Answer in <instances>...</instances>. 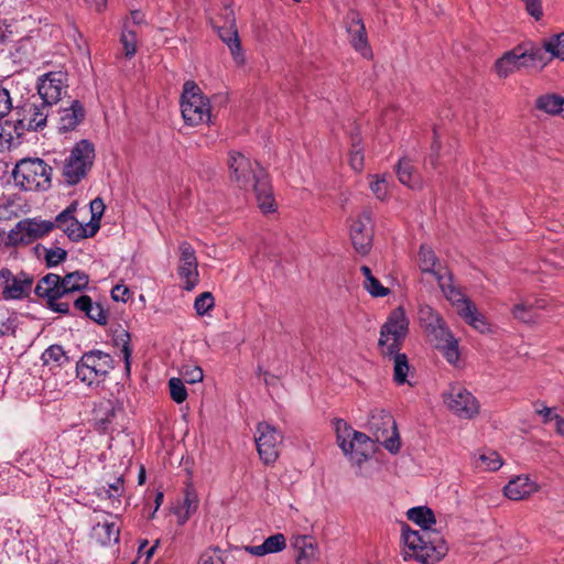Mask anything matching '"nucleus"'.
Returning a JSON list of instances; mask_svg holds the SVG:
<instances>
[{"label":"nucleus","mask_w":564,"mask_h":564,"mask_svg":"<svg viewBox=\"0 0 564 564\" xmlns=\"http://www.w3.org/2000/svg\"><path fill=\"white\" fill-rule=\"evenodd\" d=\"M111 354H108V367L115 369L117 364L123 362L122 376L126 379L130 378L131 373V355L133 347L131 344L130 333L121 325L111 327Z\"/></svg>","instance_id":"obj_13"},{"label":"nucleus","mask_w":564,"mask_h":564,"mask_svg":"<svg viewBox=\"0 0 564 564\" xmlns=\"http://www.w3.org/2000/svg\"><path fill=\"white\" fill-rule=\"evenodd\" d=\"M397 175L399 181L409 186L410 188L420 187V178L414 165L411 160L408 158H402L399 160L397 165Z\"/></svg>","instance_id":"obj_29"},{"label":"nucleus","mask_w":564,"mask_h":564,"mask_svg":"<svg viewBox=\"0 0 564 564\" xmlns=\"http://www.w3.org/2000/svg\"><path fill=\"white\" fill-rule=\"evenodd\" d=\"M535 412L542 416L543 423H549L554 420L555 414L553 413L552 408L543 405L542 408H536Z\"/></svg>","instance_id":"obj_61"},{"label":"nucleus","mask_w":564,"mask_h":564,"mask_svg":"<svg viewBox=\"0 0 564 564\" xmlns=\"http://www.w3.org/2000/svg\"><path fill=\"white\" fill-rule=\"evenodd\" d=\"M95 158L94 145L82 140L72 149L69 156L65 160L63 177L68 185H75L87 174Z\"/></svg>","instance_id":"obj_9"},{"label":"nucleus","mask_w":564,"mask_h":564,"mask_svg":"<svg viewBox=\"0 0 564 564\" xmlns=\"http://www.w3.org/2000/svg\"><path fill=\"white\" fill-rule=\"evenodd\" d=\"M347 33L349 35V42L352 45V47L357 52H359L365 58H371L372 51L368 42L366 29L359 31H349Z\"/></svg>","instance_id":"obj_32"},{"label":"nucleus","mask_w":564,"mask_h":564,"mask_svg":"<svg viewBox=\"0 0 564 564\" xmlns=\"http://www.w3.org/2000/svg\"><path fill=\"white\" fill-rule=\"evenodd\" d=\"M74 306L86 314L94 315V310H91L93 302L88 295H80L74 301Z\"/></svg>","instance_id":"obj_57"},{"label":"nucleus","mask_w":564,"mask_h":564,"mask_svg":"<svg viewBox=\"0 0 564 564\" xmlns=\"http://www.w3.org/2000/svg\"><path fill=\"white\" fill-rule=\"evenodd\" d=\"M210 22L221 41L229 47L234 59L238 64L243 63V55L241 52L238 30L236 28L234 11L230 8H225L224 13L212 19Z\"/></svg>","instance_id":"obj_17"},{"label":"nucleus","mask_w":564,"mask_h":564,"mask_svg":"<svg viewBox=\"0 0 564 564\" xmlns=\"http://www.w3.org/2000/svg\"><path fill=\"white\" fill-rule=\"evenodd\" d=\"M53 106L40 99L31 101L23 106V118L25 129L29 131L43 130L47 124Z\"/></svg>","instance_id":"obj_21"},{"label":"nucleus","mask_w":564,"mask_h":564,"mask_svg":"<svg viewBox=\"0 0 564 564\" xmlns=\"http://www.w3.org/2000/svg\"><path fill=\"white\" fill-rule=\"evenodd\" d=\"M12 176L24 191H46L51 187L52 167L42 159L24 158L15 164Z\"/></svg>","instance_id":"obj_6"},{"label":"nucleus","mask_w":564,"mask_h":564,"mask_svg":"<svg viewBox=\"0 0 564 564\" xmlns=\"http://www.w3.org/2000/svg\"><path fill=\"white\" fill-rule=\"evenodd\" d=\"M545 48L550 52L551 58L564 61V32L546 39Z\"/></svg>","instance_id":"obj_36"},{"label":"nucleus","mask_w":564,"mask_h":564,"mask_svg":"<svg viewBox=\"0 0 564 564\" xmlns=\"http://www.w3.org/2000/svg\"><path fill=\"white\" fill-rule=\"evenodd\" d=\"M337 444L345 455L359 456L357 462L360 464L367 459L369 453L373 451L375 441L362 432L355 431L347 422L336 419L335 422Z\"/></svg>","instance_id":"obj_8"},{"label":"nucleus","mask_w":564,"mask_h":564,"mask_svg":"<svg viewBox=\"0 0 564 564\" xmlns=\"http://www.w3.org/2000/svg\"><path fill=\"white\" fill-rule=\"evenodd\" d=\"M420 318L426 332H429L430 328H434L444 322V318L441 316V314L431 306L421 308Z\"/></svg>","instance_id":"obj_39"},{"label":"nucleus","mask_w":564,"mask_h":564,"mask_svg":"<svg viewBox=\"0 0 564 564\" xmlns=\"http://www.w3.org/2000/svg\"><path fill=\"white\" fill-rule=\"evenodd\" d=\"M198 564H225L224 552L219 547H209L200 554Z\"/></svg>","instance_id":"obj_48"},{"label":"nucleus","mask_w":564,"mask_h":564,"mask_svg":"<svg viewBox=\"0 0 564 564\" xmlns=\"http://www.w3.org/2000/svg\"><path fill=\"white\" fill-rule=\"evenodd\" d=\"M534 307L535 306L533 304L518 303L513 306L511 313L513 317L520 322L531 324L536 322Z\"/></svg>","instance_id":"obj_35"},{"label":"nucleus","mask_w":564,"mask_h":564,"mask_svg":"<svg viewBox=\"0 0 564 564\" xmlns=\"http://www.w3.org/2000/svg\"><path fill=\"white\" fill-rule=\"evenodd\" d=\"M34 278L25 271L13 273L8 268L0 270V293L6 301L24 300L30 296Z\"/></svg>","instance_id":"obj_12"},{"label":"nucleus","mask_w":564,"mask_h":564,"mask_svg":"<svg viewBox=\"0 0 564 564\" xmlns=\"http://www.w3.org/2000/svg\"><path fill=\"white\" fill-rule=\"evenodd\" d=\"M120 43L122 44L124 56L131 58L137 52L135 32L124 28L121 32Z\"/></svg>","instance_id":"obj_41"},{"label":"nucleus","mask_w":564,"mask_h":564,"mask_svg":"<svg viewBox=\"0 0 564 564\" xmlns=\"http://www.w3.org/2000/svg\"><path fill=\"white\" fill-rule=\"evenodd\" d=\"M256 445L260 459L265 464H273L279 455L283 442L282 433L267 422H260L257 426Z\"/></svg>","instance_id":"obj_15"},{"label":"nucleus","mask_w":564,"mask_h":564,"mask_svg":"<svg viewBox=\"0 0 564 564\" xmlns=\"http://www.w3.org/2000/svg\"><path fill=\"white\" fill-rule=\"evenodd\" d=\"M480 463L486 470L496 471L502 466L501 456L497 452H488L479 456Z\"/></svg>","instance_id":"obj_50"},{"label":"nucleus","mask_w":564,"mask_h":564,"mask_svg":"<svg viewBox=\"0 0 564 564\" xmlns=\"http://www.w3.org/2000/svg\"><path fill=\"white\" fill-rule=\"evenodd\" d=\"M57 129L61 132L74 130L84 119L85 110L80 101L73 100L70 106L63 108L58 112Z\"/></svg>","instance_id":"obj_25"},{"label":"nucleus","mask_w":564,"mask_h":564,"mask_svg":"<svg viewBox=\"0 0 564 564\" xmlns=\"http://www.w3.org/2000/svg\"><path fill=\"white\" fill-rule=\"evenodd\" d=\"M53 230L52 220L25 218L15 224L8 239L12 246H28Z\"/></svg>","instance_id":"obj_14"},{"label":"nucleus","mask_w":564,"mask_h":564,"mask_svg":"<svg viewBox=\"0 0 564 564\" xmlns=\"http://www.w3.org/2000/svg\"><path fill=\"white\" fill-rule=\"evenodd\" d=\"M77 377L88 387L104 391L106 382V354L102 350L85 352L76 365Z\"/></svg>","instance_id":"obj_10"},{"label":"nucleus","mask_w":564,"mask_h":564,"mask_svg":"<svg viewBox=\"0 0 564 564\" xmlns=\"http://www.w3.org/2000/svg\"><path fill=\"white\" fill-rule=\"evenodd\" d=\"M521 51L523 54L522 59L524 62L525 67H535L538 65L545 66L551 58L550 52L545 48V40H543L542 45H535L533 43H523L520 44Z\"/></svg>","instance_id":"obj_27"},{"label":"nucleus","mask_w":564,"mask_h":564,"mask_svg":"<svg viewBox=\"0 0 564 564\" xmlns=\"http://www.w3.org/2000/svg\"><path fill=\"white\" fill-rule=\"evenodd\" d=\"M113 538L115 543L119 542L120 528L116 522L108 523V540Z\"/></svg>","instance_id":"obj_63"},{"label":"nucleus","mask_w":564,"mask_h":564,"mask_svg":"<svg viewBox=\"0 0 564 564\" xmlns=\"http://www.w3.org/2000/svg\"><path fill=\"white\" fill-rule=\"evenodd\" d=\"M268 553H276L285 549L286 541L282 533L270 535L263 541Z\"/></svg>","instance_id":"obj_52"},{"label":"nucleus","mask_w":564,"mask_h":564,"mask_svg":"<svg viewBox=\"0 0 564 564\" xmlns=\"http://www.w3.org/2000/svg\"><path fill=\"white\" fill-rule=\"evenodd\" d=\"M67 257V251L59 248L45 249V262L47 267H55L63 262Z\"/></svg>","instance_id":"obj_53"},{"label":"nucleus","mask_w":564,"mask_h":564,"mask_svg":"<svg viewBox=\"0 0 564 564\" xmlns=\"http://www.w3.org/2000/svg\"><path fill=\"white\" fill-rule=\"evenodd\" d=\"M431 340L434 343V346L437 347L438 345L444 344L445 341L449 340L454 337L452 332L446 325V322L444 321L440 325L435 326L434 328H430L429 332H426Z\"/></svg>","instance_id":"obj_40"},{"label":"nucleus","mask_w":564,"mask_h":564,"mask_svg":"<svg viewBox=\"0 0 564 564\" xmlns=\"http://www.w3.org/2000/svg\"><path fill=\"white\" fill-rule=\"evenodd\" d=\"M181 111L185 123L188 126H199L210 122L209 99L193 80H187L183 85Z\"/></svg>","instance_id":"obj_7"},{"label":"nucleus","mask_w":564,"mask_h":564,"mask_svg":"<svg viewBox=\"0 0 564 564\" xmlns=\"http://www.w3.org/2000/svg\"><path fill=\"white\" fill-rule=\"evenodd\" d=\"M198 507V499L194 491L186 490L183 505L177 511L178 514V523L184 524L189 517L196 512Z\"/></svg>","instance_id":"obj_34"},{"label":"nucleus","mask_w":564,"mask_h":564,"mask_svg":"<svg viewBox=\"0 0 564 564\" xmlns=\"http://www.w3.org/2000/svg\"><path fill=\"white\" fill-rule=\"evenodd\" d=\"M299 553L296 556V564H314L316 560V547L306 538L303 536L296 542Z\"/></svg>","instance_id":"obj_33"},{"label":"nucleus","mask_w":564,"mask_h":564,"mask_svg":"<svg viewBox=\"0 0 564 564\" xmlns=\"http://www.w3.org/2000/svg\"><path fill=\"white\" fill-rule=\"evenodd\" d=\"M13 31L8 20H0V42H6L12 37Z\"/></svg>","instance_id":"obj_59"},{"label":"nucleus","mask_w":564,"mask_h":564,"mask_svg":"<svg viewBox=\"0 0 564 564\" xmlns=\"http://www.w3.org/2000/svg\"><path fill=\"white\" fill-rule=\"evenodd\" d=\"M29 46L30 43L28 41L14 43L9 51L10 58L17 64L28 62L30 57Z\"/></svg>","instance_id":"obj_42"},{"label":"nucleus","mask_w":564,"mask_h":564,"mask_svg":"<svg viewBox=\"0 0 564 564\" xmlns=\"http://www.w3.org/2000/svg\"><path fill=\"white\" fill-rule=\"evenodd\" d=\"M12 109L9 90L0 84V118L7 116Z\"/></svg>","instance_id":"obj_55"},{"label":"nucleus","mask_w":564,"mask_h":564,"mask_svg":"<svg viewBox=\"0 0 564 564\" xmlns=\"http://www.w3.org/2000/svg\"><path fill=\"white\" fill-rule=\"evenodd\" d=\"M524 53H522L521 47L516 46L511 51L506 52L500 58H498L495 63V69L497 75L500 78H506L510 74L521 69L524 66V62L522 59Z\"/></svg>","instance_id":"obj_24"},{"label":"nucleus","mask_w":564,"mask_h":564,"mask_svg":"<svg viewBox=\"0 0 564 564\" xmlns=\"http://www.w3.org/2000/svg\"><path fill=\"white\" fill-rule=\"evenodd\" d=\"M349 164L352 170L359 172L364 167V152L359 144V140L352 138V145L349 152Z\"/></svg>","instance_id":"obj_47"},{"label":"nucleus","mask_w":564,"mask_h":564,"mask_svg":"<svg viewBox=\"0 0 564 564\" xmlns=\"http://www.w3.org/2000/svg\"><path fill=\"white\" fill-rule=\"evenodd\" d=\"M435 348L442 352L444 358L449 364L456 365L458 362L460 352L458 349V340L455 337L451 338L442 345H438Z\"/></svg>","instance_id":"obj_37"},{"label":"nucleus","mask_w":564,"mask_h":564,"mask_svg":"<svg viewBox=\"0 0 564 564\" xmlns=\"http://www.w3.org/2000/svg\"><path fill=\"white\" fill-rule=\"evenodd\" d=\"M437 281L443 294L456 308L457 314L460 313V310H464L465 306L471 303L462 290L454 285L452 274H448L446 278L437 275Z\"/></svg>","instance_id":"obj_26"},{"label":"nucleus","mask_w":564,"mask_h":564,"mask_svg":"<svg viewBox=\"0 0 564 564\" xmlns=\"http://www.w3.org/2000/svg\"><path fill=\"white\" fill-rule=\"evenodd\" d=\"M91 310H94V315H91V314H86V315L89 318L96 321L98 324L106 325V312L104 311V308L99 304H97V305H93Z\"/></svg>","instance_id":"obj_58"},{"label":"nucleus","mask_w":564,"mask_h":564,"mask_svg":"<svg viewBox=\"0 0 564 564\" xmlns=\"http://www.w3.org/2000/svg\"><path fill=\"white\" fill-rule=\"evenodd\" d=\"M525 4L527 12L536 21L543 17L541 0H522Z\"/></svg>","instance_id":"obj_56"},{"label":"nucleus","mask_w":564,"mask_h":564,"mask_svg":"<svg viewBox=\"0 0 564 564\" xmlns=\"http://www.w3.org/2000/svg\"><path fill=\"white\" fill-rule=\"evenodd\" d=\"M443 400L448 410L460 419H473L479 412L477 399L460 386L451 387L443 394Z\"/></svg>","instance_id":"obj_18"},{"label":"nucleus","mask_w":564,"mask_h":564,"mask_svg":"<svg viewBox=\"0 0 564 564\" xmlns=\"http://www.w3.org/2000/svg\"><path fill=\"white\" fill-rule=\"evenodd\" d=\"M245 550L254 556H263L269 554L263 543L260 545L246 546Z\"/></svg>","instance_id":"obj_64"},{"label":"nucleus","mask_w":564,"mask_h":564,"mask_svg":"<svg viewBox=\"0 0 564 564\" xmlns=\"http://www.w3.org/2000/svg\"><path fill=\"white\" fill-rule=\"evenodd\" d=\"M538 490V484L531 480L528 475H521L512 478L503 488L506 497L516 501L523 500Z\"/></svg>","instance_id":"obj_22"},{"label":"nucleus","mask_w":564,"mask_h":564,"mask_svg":"<svg viewBox=\"0 0 564 564\" xmlns=\"http://www.w3.org/2000/svg\"><path fill=\"white\" fill-rule=\"evenodd\" d=\"M564 106V98L556 94H546L536 98L535 108L547 115H558Z\"/></svg>","instance_id":"obj_30"},{"label":"nucleus","mask_w":564,"mask_h":564,"mask_svg":"<svg viewBox=\"0 0 564 564\" xmlns=\"http://www.w3.org/2000/svg\"><path fill=\"white\" fill-rule=\"evenodd\" d=\"M91 217L87 224H83L76 216L78 203L73 202L63 212L56 215L52 221L53 229H61L72 241H79L94 237L100 228V219L106 208L102 198L97 197L90 202Z\"/></svg>","instance_id":"obj_5"},{"label":"nucleus","mask_w":564,"mask_h":564,"mask_svg":"<svg viewBox=\"0 0 564 564\" xmlns=\"http://www.w3.org/2000/svg\"><path fill=\"white\" fill-rule=\"evenodd\" d=\"M419 256H420V267H421L422 271L432 273L437 279V275H441V274L434 270L435 264H436L435 253L430 248L422 246L420 248Z\"/></svg>","instance_id":"obj_38"},{"label":"nucleus","mask_w":564,"mask_h":564,"mask_svg":"<svg viewBox=\"0 0 564 564\" xmlns=\"http://www.w3.org/2000/svg\"><path fill=\"white\" fill-rule=\"evenodd\" d=\"M409 321L401 307L389 315L380 330L379 347L384 357L393 359V380L397 384L410 383L408 373L410 370L408 357L400 352L401 346L408 334Z\"/></svg>","instance_id":"obj_3"},{"label":"nucleus","mask_w":564,"mask_h":564,"mask_svg":"<svg viewBox=\"0 0 564 564\" xmlns=\"http://www.w3.org/2000/svg\"><path fill=\"white\" fill-rule=\"evenodd\" d=\"M25 130L24 120L21 119L0 122V149L10 150L18 147Z\"/></svg>","instance_id":"obj_23"},{"label":"nucleus","mask_w":564,"mask_h":564,"mask_svg":"<svg viewBox=\"0 0 564 564\" xmlns=\"http://www.w3.org/2000/svg\"><path fill=\"white\" fill-rule=\"evenodd\" d=\"M230 181L239 188L253 191L262 213L275 210L272 186L267 171L258 163L251 162L241 152L231 151L228 155Z\"/></svg>","instance_id":"obj_2"},{"label":"nucleus","mask_w":564,"mask_h":564,"mask_svg":"<svg viewBox=\"0 0 564 564\" xmlns=\"http://www.w3.org/2000/svg\"><path fill=\"white\" fill-rule=\"evenodd\" d=\"M364 288L370 293L373 297H383L390 293V290L383 286L380 281L372 276L368 280H364Z\"/></svg>","instance_id":"obj_51"},{"label":"nucleus","mask_w":564,"mask_h":564,"mask_svg":"<svg viewBox=\"0 0 564 564\" xmlns=\"http://www.w3.org/2000/svg\"><path fill=\"white\" fill-rule=\"evenodd\" d=\"M369 425L376 442L382 444L391 454H397L400 451L401 442L397 422L389 412L380 411L372 414Z\"/></svg>","instance_id":"obj_11"},{"label":"nucleus","mask_w":564,"mask_h":564,"mask_svg":"<svg viewBox=\"0 0 564 564\" xmlns=\"http://www.w3.org/2000/svg\"><path fill=\"white\" fill-rule=\"evenodd\" d=\"M344 22H345V26H346V31L347 32H349V31H359V30H365L366 29L360 12L355 10V9H350L347 12V14H346V17L344 19Z\"/></svg>","instance_id":"obj_49"},{"label":"nucleus","mask_w":564,"mask_h":564,"mask_svg":"<svg viewBox=\"0 0 564 564\" xmlns=\"http://www.w3.org/2000/svg\"><path fill=\"white\" fill-rule=\"evenodd\" d=\"M180 375L184 382L191 384L200 382L204 378L202 368L194 365H183L180 369Z\"/></svg>","instance_id":"obj_45"},{"label":"nucleus","mask_w":564,"mask_h":564,"mask_svg":"<svg viewBox=\"0 0 564 564\" xmlns=\"http://www.w3.org/2000/svg\"><path fill=\"white\" fill-rule=\"evenodd\" d=\"M68 89V75L63 70L47 72L37 77L36 90L40 99L51 106L57 105Z\"/></svg>","instance_id":"obj_16"},{"label":"nucleus","mask_w":564,"mask_h":564,"mask_svg":"<svg viewBox=\"0 0 564 564\" xmlns=\"http://www.w3.org/2000/svg\"><path fill=\"white\" fill-rule=\"evenodd\" d=\"M170 395L176 403H183L187 399V390L181 378H171L169 380Z\"/></svg>","instance_id":"obj_43"},{"label":"nucleus","mask_w":564,"mask_h":564,"mask_svg":"<svg viewBox=\"0 0 564 564\" xmlns=\"http://www.w3.org/2000/svg\"><path fill=\"white\" fill-rule=\"evenodd\" d=\"M110 294H111V299L115 302L126 303L131 297V291L124 284H117V285H115L111 289Z\"/></svg>","instance_id":"obj_54"},{"label":"nucleus","mask_w":564,"mask_h":564,"mask_svg":"<svg viewBox=\"0 0 564 564\" xmlns=\"http://www.w3.org/2000/svg\"><path fill=\"white\" fill-rule=\"evenodd\" d=\"M88 276L75 271L61 276L55 273H47L35 285L34 293L37 297L45 300L46 306L56 313L68 314V297L76 291L88 285Z\"/></svg>","instance_id":"obj_4"},{"label":"nucleus","mask_w":564,"mask_h":564,"mask_svg":"<svg viewBox=\"0 0 564 564\" xmlns=\"http://www.w3.org/2000/svg\"><path fill=\"white\" fill-rule=\"evenodd\" d=\"M180 250V264L177 274L183 280V289L192 291L199 282L198 262L196 252L191 243L183 241L178 246Z\"/></svg>","instance_id":"obj_20"},{"label":"nucleus","mask_w":564,"mask_h":564,"mask_svg":"<svg viewBox=\"0 0 564 564\" xmlns=\"http://www.w3.org/2000/svg\"><path fill=\"white\" fill-rule=\"evenodd\" d=\"M371 177L373 178V181L370 182V188L372 193L378 199H386L389 195V183L387 175H372Z\"/></svg>","instance_id":"obj_44"},{"label":"nucleus","mask_w":564,"mask_h":564,"mask_svg":"<svg viewBox=\"0 0 564 564\" xmlns=\"http://www.w3.org/2000/svg\"><path fill=\"white\" fill-rule=\"evenodd\" d=\"M43 364L52 368H61L69 362L66 351L59 345H51L42 354Z\"/></svg>","instance_id":"obj_31"},{"label":"nucleus","mask_w":564,"mask_h":564,"mask_svg":"<svg viewBox=\"0 0 564 564\" xmlns=\"http://www.w3.org/2000/svg\"><path fill=\"white\" fill-rule=\"evenodd\" d=\"M458 315L477 332L481 334L490 332V325L487 318L477 310L473 302L465 306L464 310H460Z\"/></svg>","instance_id":"obj_28"},{"label":"nucleus","mask_w":564,"mask_h":564,"mask_svg":"<svg viewBox=\"0 0 564 564\" xmlns=\"http://www.w3.org/2000/svg\"><path fill=\"white\" fill-rule=\"evenodd\" d=\"M440 150H441V143L440 141L437 140V138L435 137L434 138V141L431 145V154H430V163L436 167V163H437V159H438V154H440Z\"/></svg>","instance_id":"obj_62"},{"label":"nucleus","mask_w":564,"mask_h":564,"mask_svg":"<svg viewBox=\"0 0 564 564\" xmlns=\"http://www.w3.org/2000/svg\"><path fill=\"white\" fill-rule=\"evenodd\" d=\"M406 516L420 527V530H412L408 524H402L403 558L415 560L421 564L440 562L447 554L448 547L441 532L431 528L436 522L432 509L424 506L414 507L408 510Z\"/></svg>","instance_id":"obj_1"},{"label":"nucleus","mask_w":564,"mask_h":564,"mask_svg":"<svg viewBox=\"0 0 564 564\" xmlns=\"http://www.w3.org/2000/svg\"><path fill=\"white\" fill-rule=\"evenodd\" d=\"M123 481V474H120L113 482L108 484V492L111 490L117 496H121L124 491Z\"/></svg>","instance_id":"obj_60"},{"label":"nucleus","mask_w":564,"mask_h":564,"mask_svg":"<svg viewBox=\"0 0 564 564\" xmlns=\"http://www.w3.org/2000/svg\"><path fill=\"white\" fill-rule=\"evenodd\" d=\"M214 305L215 300L210 292H203L194 302V308L199 316L207 314Z\"/></svg>","instance_id":"obj_46"},{"label":"nucleus","mask_w":564,"mask_h":564,"mask_svg":"<svg viewBox=\"0 0 564 564\" xmlns=\"http://www.w3.org/2000/svg\"><path fill=\"white\" fill-rule=\"evenodd\" d=\"M349 234L356 252L361 256H367L373 242V224L369 210H364L352 219Z\"/></svg>","instance_id":"obj_19"}]
</instances>
